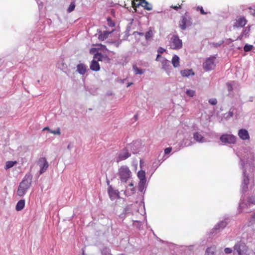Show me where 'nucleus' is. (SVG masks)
<instances>
[{
    "instance_id": "nucleus-1",
    "label": "nucleus",
    "mask_w": 255,
    "mask_h": 255,
    "mask_svg": "<svg viewBox=\"0 0 255 255\" xmlns=\"http://www.w3.org/2000/svg\"><path fill=\"white\" fill-rule=\"evenodd\" d=\"M31 183V179L30 176L26 175L23 180L20 183L17 191V195L22 197L24 196L27 190L30 187Z\"/></svg>"
},
{
    "instance_id": "nucleus-2",
    "label": "nucleus",
    "mask_w": 255,
    "mask_h": 255,
    "mask_svg": "<svg viewBox=\"0 0 255 255\" xmlns=\"http://www.w3.org/2000/svg\"><path fill=\"white\" fill-rule=\"evenodd\" d=\"M118 174L121 180L126 182L130 177L131 172L127 165H122L119 168Z\"/></svg>"
},
{
    "instance_id": "nucleus-3",
    "label": "nucleus",
    "mask_w": 255,
    "mask_h": 255,
    "mask_svg": "<svg viewBox=\"0 0 255 255\" xmlns=\"http://www.w3.org/2000/svg\"><path fill=\"white\" fill-rule=\"evenodd\" d=\"M234 255H249L248 248L243 243H237L234 247Z\"/></svg>"
},
{
    "instance_id": "nucleus-4",
    "label": "nucleus",
    "mask_w": 255,
    "mask_h": 255,
    "mask_svg": "<svg viewBox=\"0 0 255 255\" xmlns=\"http://www.w3.org/2000/svg\"><path fill=\"white\" fill-rule=\"evenodd\" d=\"M170 46L173 49H179L182 47V42L177 35H173L170 41Z\"/></svg>"
},
{
    "instance_id": "nucleus-5",
    "label": "nucleus",
    "mask_w": 255,
    "mask_h": 255,
    "mask_svg": "<svg viewBox=\"0 0 255 255\" xmlns=\"http://www.w3.org/2000/svg\"><path fill=\"white\" fill-rule=\"evenodd\" d=\"M216 57L212 56L207 58L203 63V66L204 69L206 71H211L214 69L215 67V60Z\"/></svg>"
},
{
    "instance_id": "nucleus-6",
    "label": "nucleus",
    "mask_w": 255,
    "mask_h": 255,
    "mask_svg": "<svg viewBox=\"0 0 255 255\" xmlns=\"http://www.w3.org/2000/svg\"><path fill=\"white\" fill-rule=\"evenodd\" d=\"M220 140L224 144H233L236 140V136L232 134H225L220 137Z\"/></svg>"
},
{
    "instance_id": "nucleus-7",
    "label": "nucleus",
    "mask_w": 255,
    "mask_h": 255,
    "mask_svg": "<svg viewBox=\"0 0 255 255\" xmlns=\"http://www.w3.org/2000/svg\"><path fill=\"white\" fill-rule=\"evenodd\" d=\"M191 24V18L188 15H185L181 17L179 21V27L181 29L185 30L187 26L190 25Z\"/></svg>"
},
{
    "instance_id": "nucleus-8",
    "label": "nucleus",
    "mask_w": 255,
    "mask_h": 255,
    "mask_svg": "<svg viewBox=\"0 0 255 255\" xmlns=\"http://www.w3.org/2000/svg\"><path fill=\"white\" fill-rule=\"evenodd\" d=\"M38 164L40 167V174H43L45 172L48 167L49 164L45 157H41L39 159Z\"/></svg>"
},
{
    "instance_id": "nucleus-9",
    "label": "nucleus",
    "mask_w": 255,
    "mask_h": 255,
    "mask_svg": "<svg viewBox=\"0 0 255 255\" xmlns=\"http://www.w3.org/2000/svg\"><path fill=\"white\" fill-rule=\"evenodd\" d=\"M247 23V20L244 16H240L237 17L234 22V27H243Z\"/></svg>"
},
{
    "instance_id": "nucleus-10",
    "label": "nucleus",
    "mask_w": 255,
    "mask_h": 255,
    "mask_svg": "<svg viewBox=\"0 0 255 255\" xmlns=\"http://www.w3.org/2000/svg\"><path fill=\"white\" fill-rule=\"evenodd\" d=\"M137 177L140 180L139 186H143L146 183L145 172L142 170L139 171L137 173Z\"/></svg>"
},
{
    "instance_id": "nucleus-11",
    "label": "nucleus",
    "mask_w": 255,
    "mask_h": 255,
    "mask_svg": "<svg viewBox=\"0 0 255 255\" xmlns=\"http://www.w3.org/2000/svg\"><path fill=\"white\" fill-rule=\"evenodd\" d=\"M130 156V153H129L128 149H124L123 151L119 153L118 156V159L117 162L126 160Z\"/></svg>"
},
{
    "instance_id": "nucleus-12",
    "label": "nucleus",
    "mask_w": 255,
    "mask_h": 255,
    "mask_svg": "<svg viewBox=\"0 0 255 255\" xmlns=\"http://www.w3.org/2000/svg\"><path fill=\"white\" fill-rule=\"evenodd\" d=\"M238 135L239 137L243 140H247L250 139V135L248 131L245 129H241L239 130Z\"/></svg>"
},
{
    "instance_id": "nucleus-13",
    "label": "nucleus",
    "mask_w": 255,
    "mask_h": 255,
    "mask_svg": "<svg viewBox=\"0 0 255 255\" xmlns=\"http://www.w3.org/2000/svg\"><path fill=\"white\" fill-rule=\"evenodd\" d=\"M141 5L144 9L147 10H151L152 8V6L151 4L149 3L145 0H140L139 2L137 3V6Z\"/></svg>"
},
{
    "instance_id": "nucleus-14",
    "label": "nucleus",
    "mask_w": 255,
    "mask_h": 255,
    "mask_svg": "<svg viewBox=\"0 0 255 255\" xmlns=\"http://www.w3.org/2000/svg\"><path fill=\"white\" fill-rule=\"evenodd\" d=\"M90 69L92 71H98L100 69V65L98 61L95 60H93L90 65Z\"/></svg>"
},
{
    "instance_id": "nucleus-15",
    "label": "nucleus",
    "mask_w": 255,
    "mask_h": 255,
    "mask_svg": "<svg viewBox=\"0 0 255 255\" xmlns=\"http://www.w3.org/2000/svg\"><path fill=\"white\" fill-rule=\"evenodd\" d=\"M87 70V67L84 64H79L77 66V71L81 75L85 74Z\"/></svg>"
},
{
    "instance_id": "nucleus-16",
    "label": "nucleus",
    "mask_w": 255,
    "mask_h": 255,
    "mask_svg": "<svg viewBox=\"0 0 255 255\" xmlns=\"http://www.w3.org/2000/svg\"><path fill=\"white\" fill-rule=\"evenodd\" d=\"M113 31V30L111 31H104L103 32H101L100 34H99L98 38L100 40L104 41L106 39H107L111 33Z\"/></svg>"
},
{
    "instance_id": "nucleus-17",
    "label": "nucleus",
    "mask_w": 255,
    "mask_h": 255,
    "mask_svg": "<svg viewBox=\"0 0 255 255\" xmlns=\"http://www.w3.org/2000/svg\"><path fill=\"white\" fill-rule=\"evenodd\" d=\"M250 27H246L242 32L240 36H238L237 39L242 40L244 37H247L249 35L250 32Z\"/></svg>"
},
{
    "instance_id": "nucleus-18",
    "label": "nucleus",
    "mask_w": 255,
    "mask_h": 255,
    "mask_svg": "<svg viewBox=\"0 0 255 255\" xmlns=\"http://www.w3.org/2000/svg\"><path fill=\"white\" fill-rule=\"evenodd\" d=\"M193 137L197 142H203L204 141V137L198 132L194 133Z\"/></svg>"
},
{
    "instance_id": "nucleus-19",
    "label": "nucleus",
    "mask_w": 255,
    "mask_h": 255,
    "mask_svg": "<svg viewBox=\"0 0 255 255\" xmlns=\"http://www.w3.org/2000/svg\"><path fill=\"white\" fill-rule=\"evenodd\" d=\"M25 206V200H19L16 205V210L17 211H21L22 210Z\"/></svg>"
},
{
    "instance_id": "nucleus-20",
    "label": "nucleus",
    "mask_w": 255,
    "mask_h": 255,
    "mask_svg": "<svg viewBox=\"0 0 255 255\" xmlns=\"http://www.w3.org/2000/svg\"><path fill=\"white\" fill-rule=\"evenodd\" d=\"M172 64L174 67H178L180 65L179 58L177 55L173 56L172 59Z\"/></svg>"
},
{
    "instance_id": "nucleus-21",
    "label": "nucleus",
    "mask_w": 255,
    "mask_h": 255,
    "mask_svg": "<svg viewBox=\"0 0 255 255\" xmlns=\"http://www.w3.org/2000/svg\"><path fill=\"white\" fill-rule=\"evenodd\" d=\"M163 68L165 70H167L169 69L170 66V62L166 59H163L161 62Z\"/></svg>"
},
{
    "instance_id": "nucleus-22",
    "label": "nucleus",
    "mask_w": 255,
    "mask_h": 255,
    "mask_svg": "<svg viewBox=\"0 0 255 255\" xmlns=\"http://www.w3.org/2000/svg\"><path fill=\"white\" fill-rule=\"evenodd\" d=\"M227 225L226 222L224 221H221L219 222L217 225L215 226L214 229L215 230H220L224 229Z\"/></svg>"
},
{
    "instance_id": "nucleus-23",
    "label": "nucleus",
    "mask_w": 255,
    "mask_h": 255,
    "mask_svg": "<svg viewBox=\"0 0 255 255\" xmlns=\"http://www.w3.org/2000/svg\"><path fill=\"white\" fill-rule=\"evenodd\" d=\"M216 248L214 247L208 248L206 249L205 255H215Z\"/></svg>"
},
{
    "instance_id": "nucleus-24",
    "label": "nucleus",
    "mask_w": 255,
    "mask_h": 255,
    "mask_svg": "<svg viewBox=\"0 0 255 255\" xmlns=\"http://www.w3.org/2000/svg\"><path fill=\"white\" fill-rule=\"evenodd\" d=\"M180 73L183 77H188L190 75H194V73L192 70H184L180 71Z\"/></svg>"
},
{
    "instance_id": "nucleus-25",
    "label": "nucleus",
    "mask_w": 255,
    "mask_h": 255,
    "mask_svg": "<svg viewBox=\"0 0 255 255\" xmlns=\"http://www.w3.org/2000/svg\"><path fill=\"white\" fill-rule=\"evenodd\" d=\"M133 69L135 74H142L144 72V70L142 69L138 68L136 65L133 66Z\"/></svg>"
},
{
    "instance_id": "nucleus-26",
    "label": "nucleus",
    "mask_w": 255,
    "mask_h": 255,
    "mask_svg": "<svg viewBox=\"0 0 255 255\" xmlns=\"http://www.w3.org/2000/svg\"><path fill=\"white\" fill-rule=\"evenodd\" d=\"M16 161H8L6 162L5 167L6 169H9L13 167L15 164H16Z\"/></svg>"
},
{
    "instance_id": "nucleus-27",
    "label": "nucleus",
    "mask_w": 255,
    "mask_h": 255,
    "mask_svg": "<svg viewBox=\"0 0 255 255\" xmlns=\"http://www.w3.org/2000/svg\"><path fill=\"white\" fill-rule=\"evenodd\" d=\"M253 49H255V46L248 44H246L244 47V50L245 52L250 51Z\"/></svg>"
},
{
    "instance_id": "nucleus-28",
    "label": "nucleus",
    "mask_w": 255,
    "mask_h": 255,
    "mask_svg": "<svg viewBox=\"0 0 255 255\" xmlns=\"http://www.w3.org/2000/svg\"><path fill=\"white\" fill-rule=\"evenodd\" d=\"M103 56L101 53H97L95 54L94 56V60L98 61H102L103 59Z\"/></svg>"
},
{
    "instance_id": "nucleus-29",
    "label": "nucleus",
    "mask_w": 255,
    "mask_h": 255,
    "mask_svg": "<svg viewBox=\"0 0 255 255\" xmlns=\"http://www.w3.org/2000/svg\"><path fill=\"white\" fill-rule=\"evenodd\" d=\"M108 25L110 27H114L115 26V22L112 20L111 17H108L107 18Z\"/></svg>"
},
{
    "instance_id": "nucleus-30",
    "label": "nucleus",
    "mask_w": 255,
    "mask_h": 255,
    "mask_svg": "<svg viewBox=\"0 0 255 255\" xmlns=\"http://www.w3.org/2000/svg\"><path fill=\"white\" fill-rule=\"evenodd\" d=\"M75 7V2H72L67 9L68 12H72V11L74 10Z\"/></svg>"
},
{
    "instance_id": "nucleus-31",
    "label": "nucleus",
    "mask_w": 255,
    "mask_h": 255,
    "mask_svg": "<svg viewBox=\"0 0 255 255\" xmlns=\"http://www.w3.org/2000/svg\"><path fill=\"white\" fill-rule=\"evenodd\" d=\"M152 30H149L145 33V37L146 40H148L152 37Z\"/></svg>"
},
{
    "instance_id": "nucleus-32",
    "label": "nucleus",
    "mask_w": 255,
    "mask_h": 255,
    "mask_svg": "<svg viewBox=\"0 0 255 255\" xmlns=\"http://www.w3.org/2000/svg\"><path fill=\"white\" fill-rule=\"evenodd\" d=\"M186 93L188 96L192 97L195 95V91L192 90H188L186 91Z\"/></svg>"
},
{
    "instance_id": "nucleus-33",
    "label": "nucleus",
    "mask_w": 255,
    "mask_h": 255,
    "mask_svg": "<svg viewBox=\"0 0 255 255\" xmlns=\"http://www.w3.org/2000/svg\"><path fill=\"white\" fill-rule=\"evenodd\" d=\"M103 255H113L111 253V250L108 248H105L103 251Z\"/></svg>"
},
{
    "instance_id": "nucleus-34",
    "label": "nucleus",
    "mask_w": 255,
    "mask_h": 255,
    "mask_svg": "<svg viewBox=\"0 0 255 255\" xmlns=\"http://www.w3.org/2000/svg\"><path fill=\"white\" fill-rule=\"evenodd\" d=\"M209 103L212 105H216L217 103V101L216 99H210L209 100Z\"/></svg>"
},
{
    "instance_id": "nucleus-35",
    "label": "nucleus",
    "mask_w": 255,
    "mask_h": 255,
    "mask_svg": "<svg viewBox=\"0 0 255 255\" xmlns=\"http://www.w3.org/2000/svg\"><path fill=\"white\" fill-rule=\"evenodd\" d=\"M50 132L54 134H58V135H60L61 133L60 130L59 128H58L57 129L54 130H51Z\"/></svg>"
},
{
    "instance_id": "nucleus-36",
    "label": "nucleus",
    "mask_w": 255,
    "mask_h": 255,
    "mask_svg": "<svg viewBox=\"0 0 255 255\" xmlns=\"http://www.w3.org/2000/svg\"><path fill=\"white\" fill-rule=\"evenodd\" d=\"M249 13L252 15L255 16V7H249Z\"/></svg>"
},
{
    "instance_id": "nucleus-37",
    "label": "nucleus",
    "mask_w": 255,
    "mask_h": 255,
    "mask_svg": "<svg viewBox=\"0 0 255 255\" xmlns=\"http://www.w3.org/2000/svg\"><path fill=\"white\" fill-rule=\"evenodd\" d=\"M226 118L229 119L231 117H232L233 116L234 113L233 111H229L227 114H226Z\"/></svg>"
},
{
    "instance_id": "nucleus-38",
    "label": "nucleus",
    "mask_w": 255,
    "mask_h": 255,
    "mask_svg": "<svg viewBox=\"0 0 255 255\" xmlns=\"http://www.w3.org/2000/svg\"><path fill=\"white\" fill-rule=\"evenodd\" d=\"M249 222H250V223H251V224H253L255 223V213L252 216Z\"/></svg>"
},
{
    "instance_id": "nucleus-39",
    "label": "nucleus",
    "mask_w": 255,
    "mask_h": 255,
    "mask_svg": "<svg viewBox=\"0 0 255 255\" xmlns=\"http://www.w3.org/2000/svg\"><path fill=\"white\" fill-rule=\"evenodd\" d=\"M224 251L226 254H231L233 252L232 249L229 248H225Z\"/></svg>"
},
{
    "instance_id": "nucleus-40",
    "label": "nucleus",
    "mask_w": 255,
    "mask_h": 255,
    "mask_svg": "<svg viewBox=\"0 0 255 255\" xmlns=\"http://www.w3.org/2000/svg\"><path fill=\"white\" fill-rule=\"evenodd\" d=\"M172 150L171 147L166 148L164 150V153L166 154H169Z\"/></svg>"
},
{
    "instance_id": "nucleus-41",
    "label": "nucleus",
    "mask_w": 255,
    "mask_h": 255,
    "mask_svg": "<svg viewBox=\"0 0 255 255\" xmlns=\"http://www.w3.org/2000/svg\"><path fill=\"white\" fill-rule=\"evenodd\" d=\"M171 8H173L175 10H178L181 8V6L180 4H178V5H171Z\"/></svg>"
},
{
    "instance_id": "nucleus-42",
    "label": "nucleus",
    "mask_w": 255,
    "mask_h": 255,
    "mask_svg": "<svg viewBox=\"0 0 255 255\" xmlns=\"http://www.w3.org/2000/svg\"><path fill=\"white\" fill-rule=\"evenodd\" d=\"M249 179L248 177H245V179H244V183L245 184V185L247 186L248 184H249Z\"/></svg>"
},
{
    "instance_id": "nucleus-43",
    "label": "nucleus",
    "mask_w": 255,
    "mask_h": 255,
    "mask_svg": "<svg viewBox=\"0 0 255 255\" xmlns=\"http://www.w3.org/2000/svg\"><path fill=\"white\" fill-rule=\"evenodd\" d=\"M139 6H137V3H136L134 1H132V7L134 9H136V8Z\"/></svg>"
},
{
    "instance_id": "nucleus-44",
    "label": "nucleus",
    "mask_w": 255,
    "mask_h": 255,
    "mask_svg": "<svg viewBox=\"0 0 255 255\" xmlns=\"http://www.w3.org/2000/svg\"><path fill=\"white\" fill-rule=\"evenodd\" d=\"M165 51V49L162 47H159L157 50L159 53H162Z\"/></svg>"
},
{
    "instance_id": "nucleus-45",
    "label": "nucleus",
    "mask_w": 255,
    "mask_h": 255,
    "mask_svg": "<svg viewBox=\"0 0 255 255\" xmlns=\"http://www.w3.org/2000/svg\"><path fill=\"white\" fill-rule=\"evenodd\" d=\"M198 8L200 9V11L201 14H206L207 13L205 12L203 8V7L201 6V7H198Z\"/></svg>"
},
{
    "instance_id": "nucleus-46",
    "label": "nucleus",
    "mask_w": 255,
    "mask_h": 255,
    "mask_svg": "<svg viewBox=\"0 0 255 255\" xmlns=\"http://www.w3.org/2000/svg\"><path fill=\"white\" fill-rule=\"evenodd\" d=\"M227 85H228V90L232 91L233 90V87H232V85L230 83H228L227 84Z\"/></svg>"
},
{
    "instance_id": "nucleus-47",
    "label": "nucleus",
    "mask_w": 255,
    "mask_h": 255,
    "mask_svg": "<svg viewBox=\"0 0 255 255\" xmlns=\"http://www.w3.org/2000/svg\"><path fill=\"white\" fill-rule=\"evenodd\" d=\"M47 130L50 132L51 129L48 127H45L43 128V130Z\"/></svg>"
},
{
    "instance_id": "nucleus-48",
    "label": "nucleus",
    "mask_w": 255,
    "mask_h": 255,
    "mask_svg": "<svg viewBox=\"0 0 255 255\" xmlns=\"http://www.w3.org/2000/svg\"><path fill=\"white\" fill-rule=\"evenodd\" d=\"M160 57H161V56L160 54H158V55H157V57H156V60L158 61V59H159Z\"/></svg>"
},
{
    "instance_id": "nucleus-49",
    "label": "nucleus",
    "mask_w": 255,
    "mask_h": 255,
    "mask_svg": "<svg viewBox=\"0 0 255 255\" xmlns=\"http://www.w3.org/2000/svg\"><path fill=\"white\" fill-rule=\"evenodd\" d=\"M99 45H100L101 47H102L103 49L106 48V46H105V45H103L101 44H100Z\"/></svg>"
},
{
    "instance_id": "nucleus-50",
    "label": "nucleus",
    "mask_w": 255,
    "mask_h": 255,
    "mask_svg": "<svg viewBox=\"0 0 255 255\" xmlns=\"http://www.w3.org/2000/svg\"><path fill=\"white\" fill-rule=\"evenodd\" d=\"M132 84V83H128V84L127 87H129V86H130V85H131Z\"/></svg>"
},
{
    "instance_id": "nucleus-51",
    "label": "nucleus",
    "mask_w": 255,
    "mask_h": 255,
    "mask_svg": "<svg viewBox=\"0 0 255 255\" xmlns=\"http://www.w3.org/2000/svg\"><path fill=\"white\" fill-rule=\"evenodd\" d=\"M129 186H130V187H133V184L132 183H130L129 184Z\"/></svg>"
},
{
    "instance_id": "nucleus-52",
    "label": "nucleus",
    "mask_w": 255,
    "mask_h": 255,
    "mask_svg": "<svg viewBox=\"0 0 255 255\" xmlns=\"http://www.w3.org/2000/svg\"><path fill=\"white\" fill-rule=\"evenodd\" d=\"M82 255H85L84 252H83L82 253Z\"/></svg>"
}]
</instances>
